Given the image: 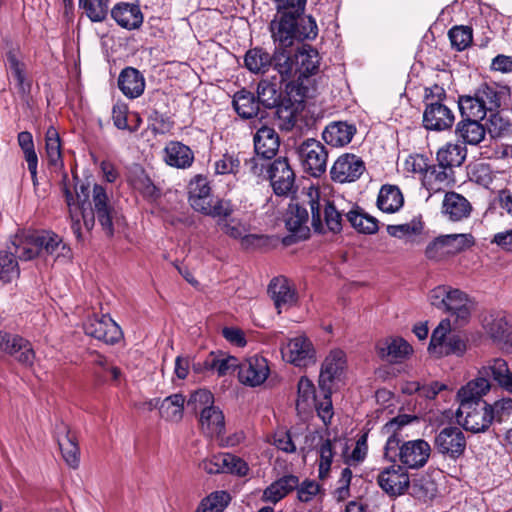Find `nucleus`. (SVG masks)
<instances>
[{
  "mask_svg": "<svg viewBox=\"0 0 512 512\" xmlns=\"http://www.w3.org/2000/svg\"><path fill=\"white\" fill-rule=\"evenodd\" d=\"M64 194L71 218V229L78 240H82L81 223L87 231H90L94 227L95 219L98 220L107 236H113V220L116 210L112 196L103 186L99 184L93 186L91 202H88L89 189L84 184L76 187L75 196L66 186Z\"/></svg>",
  "mask_w": 512,
  "mask_h": 512,
  "instance_id": "f257e3e1",
  "label": "nucleus"
},
{
  "mask_svg": "<svg viewBox=\"0 0 512 512\" xmlns=\"http://www.w3.org/2000/svg\"><path fill=\"white\" fill-rule=\"evenodd\" d=\"M415 418L410 415H398L381 428V435L386 437L384 457L392 462L398 459L404 468L419 469L423 467L431 454L429 443L423 439L402 442L400 430Z\"/></svg>",
  "mask_w": 512,
  "mask_h": 512,
  "instance_id": "f03ea898",
  "label": "nucleus"
},
{
  "mask_svg": "<svg viewBox=\"0 0 512 512\" xmlns=\"http://www.w3.org/2000/svg\"><path fill=\"white\" fill-rule=\"evenodd\" d=\"M430 304L449 314L450 322L455 327H461L468 323L473 307L467 294L459 289L447 285H439L429 292Z\"/></svg>",
  "mask_w": 512,
  "mask_h": 512,
  "instance_id": "7ed1b4c3",
  "label": "nucleus"
},
{
  "mask_svg": "<svg viewBox=\"0 0 512 512\" xmlns=\"http://www.w3.org/2000/svg\"><path fill=\"white\" fill-rule=\"evenodd\" d=\"M57 243V235L53 232H29L15 235L8 249L12 250L18 259L28 261L52 251Z\"/></svg>",
  "mask_w": 512,
  "mask_h": 512,
  "instance_id": "20e7f679",
  "label": "nucleus"
},
{
  "mask_svg": "<svg viewBox=\"0 0 512 512\" xmlns=\"http://www.w3.org/2000/svg\"><path fill=\"white\" fill-rule=\"evenodd\" d=\"M311 221L315 231L325 232V227L333 232H340L342 229V214L326 199H321L317 189L309 193Z\"/></svg>",
  "mask_w": 512,
  "mask_h": 512,
  "instance_id": "39448f33",
  "label": "nucleus"
},
{
  "mask_svg": "<svg viewBox=\"0 0 512 512\" xmlns=\"http://www.w3.org/2000/svg\"><path fill=\"white\" fill-rule=\"evenodd\" d=\"M452 326L450 319L445 318L440 321L434 329L430 344L429 352L436 357L448 355H462L466 350V343L458 334H450Z\"/></svg>",
  "mask_w": 512,
  "mask_h": 512,
  "instance_id": "423d86ee",
  "label": "nucleus"
},
{
  "mask_svg": "<svg viewBox=\"0 0 512 512\" xmlns=\"http://www.w3.org/2000/svg\"><path fill=\"white\" fill-rule=\"evenodd\" d=\"M457 422L467 431L484 432L493 421V411L486 402L459 404L456 412Z\"/></svg>",
  "mask_w": 512,
  "mask_h": 512,
  "instance_id": "0eeeda50",
  "label": "nucleus"
},
{
  "mask_svg": "<svg viewBox=\"0 0 512 512\" xmlns=\"http://www.w3.org/2000/svg\"><path fill=\"white\" fill-rule=\"evenodd\" d=\"M298 156L306 173L313 177H320L327 167L328 152L318 140L310 138L298 147Z\"/></svg>",
  "mask_w": 512,
  "mask_h": 512,
  "instance_id": "6e6552de",
  "label": "nucleus"
},
{
  "mask_svg": "<svg viewBox=\"0 0 512 512\" xmlns=\"http://www.w3.org/2000/svg\"><path fill=\"white\" fill-rule=\"evenodd\" d=\"M281 355L284 361L295 367H308L316 362V349L305 335L288 339L281 347Z\"/></svg>",
  "mask_w": 512,
  "mask_h": 512,
  "instance_id": "1a4fd4ad",
  "label": "nucleus"
},
{
  "mask_svg": "<svg viewBox=\"0 0 512 512\" xmlns=\"http://www.w3.org/2000/svg\"><path fill=\"white\" fill-rule=\"evenodd\" d=\"M347 367L346 354L339 348L332 349L321 364L319 385L323 390L331 391L332 384L339 381Z\"/></svg>",
  "mask_w": 512,
  "mask_h": 512,
  "instance_id": "9d476101",
  "label": "nucleus"
},
{
  "mask_svg": "<svg viewBox=\"0 0 512 512\" xmlns=\"http://www.w3.org/2000/svg\"><path fill=\"white\" fill-rule=\"evenodd\" d=\"M377 483L388 495L399 496L408 489L410 478L407 470L402 465L393 462L392 465L380 471Z\"/></svg>",
  "mask_w": 512,
  "mask_h": 512,
  "instance_id": "9b49d317",
  "label": "nucleus"
},
{
  "mask_svg": "<svg viewBox=\"0 0 512 512\" xmlns=\"http://www.w3.org/2000/svg\"><path fill=\"white\" fill-rule=\"evenodd\" d=\"M268 176L273 191L278 196H287L295 190V173L286 158H278L268 167Z\"/></svg>",
  "mask_w": 512,
  "mask_h": 512,
  "instance_id": "f8f14e48",
  "label": "nucleus"
},
{
  "mask_svg": "<svg viewBox=\"0 0 512 512\" xmlns=\"http://www.w3.org/2000/svg\"><path fill=\"white\" fill-rule=\"evenodd\" d=\"M363 160L354 154H343L331 167V179L338 183H350L360 178L365 171Z\"/></svg>",
  "mask_w": 512,
  "mask_h": 512,
  "instance_id": "ddd939ff",
  "label": "nucleus"
},
{
  "mask_svg": "<svg viewBox=\"0 0 512 512\" xmlns=\"http://www.w3.org/2000/svg\"><path fill=\"white\" fill-rule=\"evenodd\" d=\"M270 374V367L266 358L252 356L245 359L239 365V381L249 387L262 385Z\"/></svg>",
  "mask_w": 512,
  "mask_h": 512,
  "instance_id": "4468645a",
  "label": "nucleus"
},
{
  "mask_svg": "<svg viewBox=\"0 0 512 512\" xmlns=\"http://www.w3.org/2000/svg\"><path fill=\"white\" fill-rule=\"evenodd\" d=\"M435 448L443 455L458 458L466 449V438L459 427H445L435 437Z\"/></svg>",
  "mask_w": 512,
  "mask_h": 512,
  "instance_id": "2eb2a0df",
  "label": "nucleus"
},
{
  "mask_svg": "<svg viewBox=\"0 0 512 512\" xmlns=\"http://www.w3.org/2000/svg\"><path fill=\"white\" fill-rule=\"evenodd\" d=\"M83 328L87 335L107 344L118 342L122 336L120 327L109 316H93L84 323Z\"/></svg>",
  "mask_w": 512,
  "mask_h": 512,
  "instance_id": "dca6fc26",
  "label": "nucleus"
},
{
  "mask_svg": "<svg viewBox=\"0 0 512 512\" xmlns=\"http://www.w3.org/2000/svg\"><path fill=\"white\" fill-rule=\"evenodd\" d=\"M455 117L452 110L441 101L428 103L423 113V125L427 130L443 131L452 127Z\"/></svg>",
  "mask_w": 512,
  "mask_h": 512,
  "instance_id": "f3484780",
  "label": "nucleus"
},
{
  "mask_svg": "<svg viewBox=\"0 0 512 512\" xmlns=\"http://www.w3.org/2000/svg\"><path fill=\"white\" fill-rule=\"evenodd\" d=\"M296 19L291 16H275L270 23V32L276 49H286L297 40Z\"/></svg>",
  "mask_w": 512,
  "mask_h": 512,
  "instance_id": "a211bd4d",
  "label": "nucleus"
},
{
  "mask_svg": "<svg viewBox=\"0 0 512 512\" xmlns=\"http://www.w3.org/2000/svg\"><path fill=\"white\" fill-rule=\"evenodd\" d=\"M482 327L494 342H504L510 336L512 315L505 311L492 312L484 317Z\"/></svg>",
  "mask_w": 512,
  "mask_h": 512,
  "instance_id": "6ab92c4d",
  "label": "nucleus"
},
{
  "mask_svg": "<svg viewBox=\"0 0 512 512\" xmlns=\"http://www.w3.org/2000/svg\"><path fill=\"white\" fill-rule=\"evenodd\" d=\"M455 183L454 172L441 165L429 166L422 176V185L429 192L430 197L434 193L445 191Z\"/></svg>",
  "mask_w": 512,
  "mask_h": 512,
  "instance_id": "aec40b11",
  "label": "nucleus"
},
{
  "mask_svg": "<svg viewBox=\"0 0 512 512\" xmlns=\"http://www.w3.org/2000/svg\"><path fill=\"white\" fill-rule=\"evenodd\" d=\"M309 219L308 211L297 202H291L286 210L284 221L287 229L298 240H305L309 237L310 229L307 225Z\"/></svg>",
  "mask_w": 512,
  "mask_h": 512,
  "instance_id": "412c9836",
  "label": "nucleus"
},
{
  "mask_svg": "<svg viewBox=\"0 0 512 512\" xmlns=\"http://www.w3.org/2000/svg\"><path fill=\"white\" fill-rule=\"evenodd\" d=\"M56 438L66 464L71 468H77L80 462V453L75 435L71 433L66 424L61 423L57 428Z\"/></svg>",
  "mask_w": 512,
  "mask_h": 512,
  "instance_id": "4be33fe9",
  "label": "nucleus"
},
{
  "mask_svg": "<svg viewBox=\"0 0 512 512\" xmlns=\"http://www.w3.org/2000/svg\"><path fill=\"white\" fill-rule=\"evenodd\" d=\"M111 16L116 23L127 30L137 29L143 22V15L138 5L121 2L111 10Z\"/></svg>",
  "mask_w": 512,
  "mask_h": 512,
  "instance_id": "5701e85b",
  "label": "nucleus"
},
{
  "mask_svg": "<svg viewBox=\"0 0 512 512\" xmlns=\"http://www.w3.org/2000/svg\"><path fill=\"white\" fill-rule=\"evenodd\" d=\"M442 212L451 221H461L470 216L472 205L461 194L448 192L442 203Z\"/></svg>",
  "mask_w": 512,
  "mask_h": 512,
  "instance_id": "b1692460",
  "label": "nucleus"
},
{
  "mask_svg": "<svg viewBox=\"0 0 512 512\" xmlns=\"http://www.w3.org/2000/svg\"><path fill=\"white\" fill-rule=\"evenodd\" d=\"M279 145V136L273 128L263 126L257 130L254 136V148L257 156L271 159L276 155Z\"/></svg>",
  "mask_w": 512,
  "mask_h": 512,
  "instance_id": "393cba45",
  "label": "nucleus"
},
{
  "mask_svg": "<svg viewBox=\"0 0 512 512\" xmlns=\"http://www.w3.org/2000/svg\"><path fill=\"white\" fill-rule=\"evenodd\" d=\"M269 293L271 294L274 304L281 313L283 309H287L296 303V293L291 283L284 277L274 278L269 285Z\"/></svg>",
  "mask_w": 512,
  "mask_h": 512,
  "instance_id": "a878e982",
  "label": "nucleus"
},
{
  "mask_svg": "<svg viewBox=\"0 0 512 512\" xmlns=\"http://www.w3.org/2000/svg\"><path fill=\"white\" fill-rule=\"evenodd\" d=\"M480 375L492 378L500 387L512 392V372L504 359L496 358L488 361L480 369Z\"/></svg>",
  "mask_w": 512,
  "mask_h": 512,
  "instance_id": "bb28decb",
  "label": "nucleus"
},
{
  "mask_svg": "<svg viewBox=\"0 0 512 512\" xmlns=\"http://www.w3.org/2000/svg\"><path fill=\"white\" fill-rule=\"evenodd\" d=\"M356 133V128L347 122L330 123L323 131V140L332 147H343L349 144Z\"/></svg>",
  "mask_w": 512,
  "mask_h": 512,
  "instance_id": "cd10ccee",
  "label": "nucleus"
},
{
  "mask_svg": "<svg viewBox=\"0 0 512 512\" xmlns=\"http://www.w3.org/2000/svg\"><path fill=\"white\" fill-rule=\"evenodd\" d=\"M491 388L490 380L480 375L469 381L457 393L459 404H476L478 402H485L482 396L485 395Z\"/></svg>",
  "mask_w": 512,
  "mask_h": 512,
  "instance_id": "c85d7f7f",
  "label": "nucleus"
},
{
  "mask_svg": "<svg viewBox=\"0 0 512 512\" xmlns=\"http://www.w3.org/2000/svg\"><path fill=\"white\" fill-rule=\"evenodd\" d=\"M491 388L490 380L480 375L469 381L457 393L459 404H476L478 402H485L482 396L485 395Z\"/></svg>",
  "mask_w": 512,
  "mask_h": 512,
  "instance_id": "c756f323",
  "label": "nucleus"
},
{
  "mask_svg": "<svg viewBox=\"0 0 512 512\" xmlns=\"http://www.w3.org/2000/svg\"><path fill=\"white\" fill-rule=\"evenodd\" d=\"M510 88L507 85L496 82H484L475 91V95L486 106L488 111L500 107L501 99L508 95Z\"/></svg>",
  "mask_w": 512,
  "mask_h": 512,
  "instance_id": "7c9ffc66",
  "label": "nucleus"
},
{
  "mask_svg": "<svg viewBox=\"0 0 512 512\" xmlns=\"http://www.w3.org/2000/svg\"><path fill=\"white\" fill-rule=\"evenodd\" d=\"M118 87L126 97L134 99L143 94L145 80L137 69L127 67L119 75Z\"/></svg>",
  "mask_w": 512,
  "mask_h": 512,
  "instance_id": "2f4dec72",
  "label": "nucleus"
},
{
  "mask_svg": "<svg viewBox=\"0 0 512 512\" xmlns=\"http://www.w3.org/2000/svg\"><path fill=\"white\" fill-rule=\"evenodd\" d=\"M164 160L169 166L185 169L192 165L194 154L187 145L170 141L164 149Z\"/></svg>",
  "mask_w": 512,
  "mask_h": 512,
  "instance_id": "473e14b6",
  "label": "nucleus"
},
{
  "mask_svg": "<svg viewBox=\"0 0 512 512\" xmlns=\"http://www.w3.org/2000/svg\"><path fill=\"white\" fill-rule=\"evenodd\" d=\"M212 199L211 188L207 178L201 175L196 176L189 184V202L191 207L201 213L210 204Z\"/></svg>",
  "mask_w": 512,
  "mask_h": 512,
  "instance_id": "72a5a7b5",
  "label": "nucleus"
},
{
  "mask_svg": "<svg viewBox=\"0 0 512 512\" xmlns=\"http://www.w3.org/2000/svg\"><path fill=\"white\" fill-rule=\"evenodd\" d=\"M6 65L11 77L16 81L18 93L25 97L30 93L31 81L26 75V66L14 50H10L6 55Z\"/></svg>",
  "mask_w": 512,
  "mask_h": 512,
  "instance_id": "f704fd0d",
  "label": "nucleus"
},
{
  "mask_svg": "<svg viewBox=\"0 0 512 512\" xmlns=\"http://www.w3.org/2000/svg\"><path fill=\"white\" fill-rule=\"evenodd\" d=\"M3 352L15 356V359L22 365L32 366L35 359V352L30 342L19 335L10 334Z\"/></svg>",
  "mask_w": 512,
  "mask_h": 512,
  "instance_id": "c9c22d12",
  "label": "nucleus"
},
{
  "mask_svg": "<svg viewBox=\"0 0 512 512\" xmlns=\"http://www.w3.org/2000/svg\"><path fill=\"white\" fill-rule=\"evenodd\" d=\"M299 484V478L288 474L271 483L263 492L262 499L265 502L276 504L287 494L296 489Z\"/></svg>",
  "mask_w": 512,
  "mask_h": 512,
  "instance_id": "e433bc0d",
  "label": "nucleus"
},
{
  "mask_svg": "<svg viewBox=\"0 0 512 512\" xmlns=\"http://www.w3.org/2000/svg\"><path fill=\"white\" fill-rule=\"evenodd\" d=\"M281 84L275 75L262 79L257 87V101L266 108L277 107L281 102Z\"/></svg>",
  "mask_w": 512,
  "mask_h": 512,
  "instance_id": "4c0bfd02",
  "label": "nucleus"
},
{
  "mask_svg": "<svg viewBox=\"0 0 512 512\" xmlns=\"http://www.w3.org/2000/svg\"><path fill=\"white\" fill-rule=\"evenodd\" d=\"M381 358L389 361H401L412 353L411 345L403 338H390L377 346Z\"/></svg>",
  "mask_w": 512,
  "mask_h": 512,
  "instance_id": "58836bf2",
  "label": "nucleus"
},
{
  "mask_svg": "<svg viewBox=\"0 0 512 512\" xmlns=\"http://www.w3.org/2000/svg\"><path fill=\"white\" fill-rule=\"evenodd\" d=\"M272 65L273 55L262 48H252L245 53L244 66L253 74L263 75L271 70Z\"/></svg>",
  "mask_w": 512,
  "mask_h": 512,
  "instance_id": "ea45409f",
  "label": "nucleus"
},
{
  "mask_svg": "<svg viewBox=\"0 0 512 512\" xmlns=\"http://www.w3.org/2000/svg\"><path fill=\"white\" fill-rule=\"evenodd\" d=\"M199 423L203 433L208 437H218L225 429L224 415L216 406L202 411Z\"/></svg>",
  "mask_w": 512,
  "mask_h": 512,
  "instance_id": "a19ab883",
  "label": "nucleus"
},
{
  "mask_svg": "<svg viewBox=\"0 0 512 512\" xmlns=\"http://www.w3.org/2000/svg\"><path fill=\"white\" fill-rule=\"evenodd\" d=\"M481 120L462 119L456 126V134L464 143L470 145L479 144L486 135V129Z\"/></svg>",
  "mask_w": 512,
  "mask_h": 512,
  "instance_id": "79ce46f5",
  "label": "nucleus"
},
{
  "mask_svg": "<svg viewBox=\"0 0 512 512\" xmlns=\"http://www.w3.org/2000/svg\"><path fill=\"white\" fill-rule=\"evenodd\" d=\"M403 203V195L397 186H382L377 198V206L382 212L395 213L403 206Z\"/></svg>",
  "mask_w": 512,
  "mask_h": 512,
  "instance_id": "37998d69",
  "label": "nucleus"
},
{
  "mask_svg": "<svg viewBox=\"0 0 512 512\" xmlns=\"http://www.w3.org/2000/svg\"><path fill=\"white\" fill-rule=\"evenodd\" d=\"M271 69L276 71L277 74L274 75L280 83L291 80L296 77L297 74L299 75L297 64L295 65L291 57L285 53L284 49L275 50Z\"/></svg>",
  "mask_w": 512,
  "mask_h": 512,
  "instance_id": "c03bdc74",
  "label": "nucleus"
},
{
  "mask_svg": "<svg viewBox=\"0 0 512 512\" xmlns=\"http://www.w3.org/2000/svg\"><path fill=\"white\" fill-rule=\"evenodd\" d=\"M185 398L176 393L164 398L159 406L161 418L168 422L178 423L183 418Z\"/></svg>",
  "mask_w": 512,
  "mask_h": 512,
  "instance_id": "a18cd8bd",
  "label": "nucleus"
},
{
  "mask_svg": "<svg viewBox=\"0 0 512 512\" xmlns=\"http://www.w3.org/2000/svg\"><path fill=\"white\" fill-rule=\"evenodd\" d=\"M217 224L225 235L236 240H241L243 244H248L251 240L257 238V236L248 233L249 226L239 218L230 216L224 221H218Z\"/></svg>",
  "mask_w": 512,
  "mask_h": 512,
  "instance_id": "49530a36",
  "label": "nucleus"
},
{
  "mask_svg": "<svg viewBox=\"0 0 512 512\" xmlns=\"http://www.w3.org/2000/svg\"><path fill=\"white\" fill-rule=\"evenodd\" d=\"M295 58L299 73L298 78L308 77L318 71L320 58L316 49L310 46L303 47L296 53Z\"/></svg>",
  "mask_w": 512,
  "mask_h": 512,
  "instance_id": "de8ad7c7",
  "label": "nucleus"
},
{
  "mask_svg": "<svg viewBox=\"0 0 512 512\" xmlns=\"http://www.w3.org/2000/svg\"><path fill=\"white\" fill-rule=\"evenodd\" d=\"M466 157V149L456 143H447L437 152L438 164L451 169L460 166Z\"/></svg>",
  "mask_w": 512,
  "mask_h": 512,
  "instance_id": "09e8293b",
  "label": "nucleus"
},
{
  "mask_svg": "<svg viewBox=\"0 0 512 512\" xmlns=\"http://www.w3.org/2000/svg\"><path fill=\"white\" fill-rule=\"evenodd\" d=\"M458 107L462 119L483 120L488 111L486 106L475 94L460 96L458 99Z\"/></svg>",
  "mask_w": 512,
  "mask_h": 512,
  "instance_id": "8fccbe9b",
  "label": "nucleus"
},
{
  "mask_svg": "<svg viewBox=\"0 0 512 512\" xmlns=\"http://www.w3.org/2000/svg\"><path fill=\"white\" fill-rule=\"evenodd\" d=\"M233 106L237 114L245 119L256 116L259 110V103L255 96L246 90H241L234 95Z\"/></svg>",
  "mask_w": 512,
  "mask_h": 512,
  "instance_id": "3c124183",
  "label": "nucleus"
},
{
  "mask_svg": "<svg viewBox=\"0 0 512 512\" xmlns=\"http://www.w3.org/2000/svg\"><path fill=\"white\" fill-rule=\"evenodd\" d=\"M19 275L20 269L13 251H0V285L11 283Z\"/></svg>",
  "mask_w": 512,
  "mask_h": 512,
  "instance_id": "603ef678",
  "label": "nucleus"
},
{
  "mask_svg": "<svg viewBox=\"0 0 512 512\" xmlns=\"http://www.w3.org/2000/svg\"><path fill=\"white\" fill-rule=\"evenodd\" d=\"M45 148L49 164L57 168L63 167L60 137L52 126L46 132Z\"/></svg>",
  "mask_w": 512,
  "mask_h": 512,
  "instance_id": "864d4df0",
  "label": "nucleus"
},
{
  "mask_svg": "<svg viewBox=\"0 0 512 512\" xmlns=\"http://www.w3.org/2000/svg\"><path fill=\"white\" fill-rule=\"evenodd\" d=\"M240 362L234 356L224 354H211L209 358L205 360L206 369L216 371L219 376H225L236 368L239 369Z\"/></svg>",
  "mask_w": 512,
  "mask_h": 512,
  "instance_id": "5fc2aeb1",
  "label": "nucleus"
},
{
  "mask_svg": "<svg viewBox=\"0 0 512 512\" xmlns=\"http://www.w3.org/2000/svg\"><path fill=\"white\" fill-rule=\"evenodd\" d=\"M231 501L226 491H215L203 498L196 512H223Z\"/></svg>",
  "mask_w": 512,
  "mask_h": 512,
  "instance_id": "6e6d98bb",
  "label": "nucleus"
},
{
  "mask_svg": "<svg viewBox=\"0 0 512 512\" xmlns=\"http://www.w3.org/2000/svg\"><path fill=\"white\" fill-rule=\"evenodd\" d=\"M347 220L359 232L374 234L378 231V220L358 210H350L346 214Z\"/></svg>",
  "mask_w": 512,
  "mask_h": 512,
  "instance_id": "4d7b16f0",
  "label": "nucleus"
},
{
  "mask_svg": "<svg viewBox=\"0 0 512 512\" xmlns=\"http://www.w3.org/2000/svg\"><path fill=\"white\" fill-rule=\"evenodd\" d=\"M441 237L450 256L465 251L475 244V239L470 233L446 234Z\"/></svg>",
  "mask_w": 512,
  "mask_h": 512,
  "instance_id": "13d9d810",
  "label": "nucleus"
},
{
  "mask_svg": "<svg viewBox=\"0 0 512 512\" xmlns=\"http://www.w3.org/2000/svg\"><path fill=\"white\" fill-rule=\"evenodd\" d=\"M205 208L201 213L217 219V222L228 219L235 211V205L230 200L220 198H213Z\"/></svg>",
  "mask_w": 512,
  "mask_h": 512,
  "instance_id": "bf43d9fd",
  "label": "nucleus"
},
{
  "mask_svg": "<svg viewBox=\"0 0 512 512\" xmlns=\"http://www.w3.org/2000/svg\"><path fill=\"white\" fill-rule=\"evenodd\" d=\"M333 443V440L326 438L318 448V476L320 479H326L329 476L335 454Z\"/></svg>",
  "mask_w": 512,
  "mask_h": 512,
  "instance_id": "052dcab7",
  "label": "nucleus"
},
{
  "mask_svg": "<svg viewBox=\"0 0 512 512\" xmlns=\"http://www.w3.org/2000/svg\"><path fill=\"white\" fill-rule=\"evenodd\" d=\"M109 0H79V7L92 22H102L108 14Z\"/></svg>",
  "mask_w": 512,
  "mask_h": 512,
  "instance_id": "680f3d73",
  "label": "nucleus"
},
{
  "mask_svg": "<svg viewBox=\"0 0 512 512\" xmlns=\"http://www.w3.org/2000/svg\"><path fill=\"white\" fill-rule=\"evenodd\" d=\"M422 230L423 223L419 218L416 217L407 223L387 226V233L391 237L399 239L419 235L422 232Z\"/></svg>",
  "mask_w": 512,
  "mask_h": 512,
  "instance_id": "e2e57ef3",
  "label": "nucleus"
},
{
  "mask_svg": "<svg viewBox=\"0 0 512 512\" xmlns=\"http://www.w3.org/2000/svg\"><path fill=\"white\" fill-rule=\"evenodd\" d=\"M368 434H362L355 443V447L349 453L347 450L343 451V460L344 463L348 466H356L363 462L367 456L368 452Z\"/></svg>",
  "mask_w": 512,
  "mask_h": 512,
  "instance_id": "0e129e2a",
  "label": "nucleus"
},
{
  "mask_svg": "<svg viewBox=\"0 0 512 512\" xmlns=\"http://www.w3.org/2000/svg\"><path fill=\"white\" fill-rule=\"evenodd\" d=\"M187 407L201 414L205 409L215 407L214 396L207 389H198L191 393L187 400Z\"/></svg>",
  "mask_w": 512,
  "mask_h": 512,
  "instance_id": "69168bd1",
  "label": "nucleus"
},
{
  "mask_svg": "<svg viewBox=\"0 0 512 512\" xmlns=\"http://www.w3.org/2000/svg\"><path fill=\"white\" fill-rule=\"evenodd\" d=\"M130 182L133 188L139 191L145 198L154 199L158 196V189L144 171L135 173L131 177Z\"/></svg>",
  "mask_w": 512,
  "mask_h": 512,
  "instance_id": "338daca9",
  "label": "nucleus"
},
{
  "mask_svg": "<svg viewBox=\"0 0 512 512\" xmlns=\"http://www.w3.org/2000/svg\"><path fill=\"white\" fill-rule=\"evenodd\" d=\"M315 402V387L307 377H301L298 382L297 408L305 410Z\"/></svg>",
  "mask_w": 512,
  "mask_h": 512,
  "instance_id": "774afa93",
  "label": "nucleus"
}]
</instances>
